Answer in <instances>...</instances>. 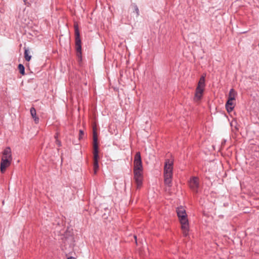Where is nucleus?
I'll list each match as a JSON object with an SVG mask.
<instances>
[{
    "mask_svg": "<svg viewBox=\"0 0 259 259\" xmlns=\"http://www.w3.org/2000/svg\"><path fill=\"white\" fill-rule=\"evenodd\" d=\"M134 179L137 188L141 187L143 179V168L140 152H137L134 161Z\"/></svg>",
    "mask_w": 259,
    "mask_h": 259,
    "instance_id": "f257e3e1",
    "label": "nucleus"
},
{
    "mask_svg": "<svg viewBox=\"0 0 259 259\" xmlns=\"http://www.w3.org/2000/svg\"><path fill=\"white\" fill-rule=\"evenodd\" d=\"M172 160L166 159L164 166V181L166 186L170 187L171 186V180L173 176Z\"/></svg>",
    "mask_w": 259,
    "mask_h": 259,
    "instance_id": "f03ea898",
    "label": "nucleus"
},
{
    "mask_svg": "<svg viewBox=\"0 0 259 259\" xmlns=\"http://www.w3.org/2000/svg\"><path fill=\"white\" fill-rule=\"evenodd\" d=\"M177 212L181 224L183 235L187 236L188 234L189 227L186 210L183 207H179L177 209Z\"/></svg>",
    "mask_w": 259,
    "mask_h": 259,
    "instance_id": "7ed1b4c3",
    "label": "nucleus"
},
{
    "mask_svg": "<svg viewBox=\"0 0 259 259\" xmlns=\"http://www.w3.org/2000/svg\"><path fill=\"white\" fill-rule=\"evenodd\" d=\"M205 75H202L198 82L193 98L194 101L199 102L202 99L205 87Z\"/></svg>",
    "mask_w": 259,
    "mask_h": 259,
    "instance_id": "20e7f679",
    "label": "nucleus"
},
{
    "mask_svg": "<svg viewBox=\"0 0 259 259\" xmlns=\"http://www.w3.org/2000/svg\"><path fill=\"white\" fill-rule=\"evenodd\" d=\"M93 140H94L93 167H94V174L96 175L99 169V164H98L99 155H98V138H97V136L95 131L94 132Z\"/></svg>",
    "mask_w": 259,
    "mask_h": 259,
    "instance_id": "39448f33",
    "label": "nucleus"
},
{
    "mask_svg": "<svg viewBox=\"0 0 259 259\" xmlns=\"http://www.w3.org/2000/svg\"><path fill=\"white\" fill-rule=\"evenodd\" d=\"M75 46L78 57H80L81 54V41L80 38V33L77 24H74Z\"/></svg>",
    "mask_w": 259,
    "mask_h": 259,
    "instance_id": "423d86ee",
    "label": "nucleus"
},
{
    "mask_svg": "<svg viewBox=\"0 0 259 259\" xmlns=\"http://www.w3.org/2000/svg\"><path fill=\"white\" fill-rule=\"evenodd\" d=\"M189 186L194 192L197 193L199 187V179L197 177H193L189 181Z\"/></svg>",
    "mask_w": 259,
    "mask_h": 259,
    "instance_id": "0eeeda50",
    "label": "nucleus"
},
{
    "mask_svg": "<svg viewBox=\"0 0 259 259\" xmlns=\"http://www.w3.org/2000/svg\"><path fill=\"white\" fill-rule=\"evenodd\" d=\"M2 159L12 160L11 150L10 147H7L3 152Z\"/></svg>",
    "mask_w": 259,
    "mask_h": 259,
    "instance_id": "6e6552de",
    "label": "nucleus"
},
{
    "mask_svg": "<svg viewBox=\"0 0 259 259\" xmlns=\"http://www.w3.org/2000/svg\"><path fill=\"white\" fill-rule=\"evenodd\" d=\"M12 160H4L2 159L1 162V171L2 173H4L6 168L8 167L11 163Z\"/></svg>",
    "mask_w": 259,
    "mask_h": 259,
    "instance_id": "1a4fd4ad",
    "label": "nucleus"
},
{
    "mask_svg": "<svg viewBox=\"0 0 259 259\" xmlns=\"http://www.w3.org/2000/svg\"><path fill=\"white\" fill-rule=\"evenodd\" d=\"M234 100H230V99H228L226 104V108L228 112H231L234 107Z\"/></svg>",
    "mask_w": 259,
    "mask_h": 259,
    "instance_id": "9d476101",
    "label": "nucleus"
},
{
    "mask_svg": "<svg viewBox=\"0 0 259 259\" xmlns=\"http://www.w3.org/2000/svg\"><path fill=\"white\" fill-rule=\"evenodd\" d=\"M30 111L31 115L32 117L33 118V119H34L35 123H38L39 122V118L36 116V110L35 109V108L34 107H31L30 108Z\"/></svg>",
    "mask_w": 259,
    "mask_h": 259,
    "instance_id": "9b49d317",
    "label": "nucleus"
},
{
    "mask_svg": "<svg viewBox=\"0 0 259 259\" xmlns=\"http://www.w3.org/2000/svg\"><path fill=\"white\" fill-rule=\"evenodd\" d=\"M30 52L28 48H24V58L27 61H29L31 58V56L29 54Z\"/></svg>",
    "mask_w": 259,
    "mask_h": 259,
    "instance_id": "f8f14e48",
    "label": "nucleus"
},
{
    "mask_svg": "<svg viewBox=\"0 0 259 259\" xmlns=\"http://www.w3.org/2000/svg\"><path fill=\"white\" fill-rule=\"evenodd\" d=\"M236 95V93L235 90L233 89H231L229 92L228 99H230V100H235Z\"/></svg>",
    "mask_w": 259,
    "mask_h": 259,
    "instance_id": "ddd939ff",
    "label": "nucleus"
},
{
    "mask_svg": "<svg viewBox=\"0 0 259 259\" xmlns=\"http://www.w3.org/2000/svg\"><path fill=\"white\" fill-rule=\"evenodd\" d=\"M18 69H19L20 73L22 75H24L25 68H24V66L22 64H20L18 65Z\"/></svg>",
    "mask_w": 259,
    "mask_h": 259,
    "instance_id": "4468645a",
    "label": "nucleus"
},
{
    "mask_svg": "<svg viewBox=\"0 0 259 259\" xmlns=\"http://www.w3.org/2000/svg\"><path fill=\"white\" fill-rule=\"evenodd\" d=\"M132 6L134 7L135 11L137 14V16H138L139 15V10L138 7L135 4H133Z\"/></svg>",
    "mask_w": 259,
    "mask_h": 259,
    "instance_id": "2eb2a0df",
    "label": "nucleus"
},
{
    "mask_svg": "<svg viewBox=\"0 0 259 259\" xmlns=\"http://www.w3.org/2000/svg\"><path fill=\"white\" fill-rule=\"evenodd\" d=\"M56 143L58 145V147H60L61 146V142L58 139L56 140Z\"/></svg>",
    "mask_w": 259,
    "mask_h": 259,
    "instance_id": "dca6fc26",
    "label": "nucleus"
},
{
    "mask_svg": "<svg viewBox=\"0 0 259 259\" xmlns=\"http://www.w3.org/2000/svg\"><path fill=\"white\" fill-rule=\"evenodd\" d=\"M84 135L83 132L82 130L79 131V139L82 138V136Z\"/></svg>",
    "mask_w": 259,
    "mask_h": 259,
    "instance_id": "f3484780",
    "label": "nucleus"
},
{
    "mask_svg": "<svg viewBox=\"0 0 259 259\" xmlns=\"http://www.w3.org/2000/svg\"><path fill=\"white\" fill-rule=\"evenodd\" d=\"M58 134L56 133V135H55V138L56 139V140L57 139H58Z\"/></svg>",
    "mask_w": 259,
    "mask_h": 259,
    "instance_id": "a211bd4d",
    "label": "nucleus"
},
{
    "mask_svg": "<svg viewBox=\"0 0 259 259\" xmlns=\"http://www.w3.org/2000/svg\"><path fill=\"white\" fill-rule=\"evenodd\" d=\"M67 259H74V257H72V256H70V257H68Z\"/></svg>",
    "mask_w": 259,
    "mask_h": 259,
    "instance_id": "6ab92c4d",
    "label": "nucleus"
},
{
    "mask_svg": "<svg viewBox=\"0 0 259 259\" xmlns=\"http://www.w3.org/2000/svg\"><path fill=\"white\" fill-rule=\"evenodd\" d=\"M134 237H135V239L136 240L137 239V236H134Z\"/></svg>",
    "mask_w": 259,
    "mask_h": 259,
    "instance_id": "aec40b11",
    "label": "nucleus"
},
{
    "mask_svg": "<svg viewBox=\"0 0 259 259\" xmlns=\"http://www.w3.org/2000/svg\"><path fill=\"white\" fill-rule=\"evenodd\" d=\"M26 1H27V0H23V1H24V2H26Z\"/></svg>",
    "mask_w": 259,
    "mask_h": 259,
    "instance_id": "412c9836",
    "label": "nucleus"
}]
</instances>
